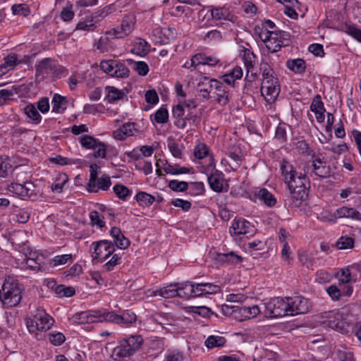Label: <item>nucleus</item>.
<instances>
[{
    "instance_id": "obj_1",
    "label": "nucleus",
    "mask_w": 361,
    "mask_h": 361,
    "mask_svg": "<svg viewBox=\"0 0 361 361\" xmlns=\"http://www.w3.org/2000/svg\"><path fill=\"white\" fill-rule=\"evenodd\" d=\"M280 170L287 185L289 192V207H299L308 197L310 180L305 173L298 171L293 164L286 159H283Z\"/></svg>"
},
{
    "instance_id": "obj_2",
    "label": "nucleus",
    "mask_w": 361,
    "mask_h": 361,
    "mask_svg": "<svg viewBox=\"0 0 361 361\" xmlns=\"http://www.w3.org/2000/svg\"><path fill=\"white\" fill-rule=\"evenodd\" d=\"M22 288L17 280L12 277L5 279L0 288V301L4 307L17 306L22 299Z\"/></svg>"
},
{
    "instance_id": "obj_3",
    "label": "nucleus",
    "mask_w": 361,
    "mask_h": 361,
    "mask_svg": "<svg viewBox=\"0 0 361 361\" xmlns=\"http://www.w3.org/2000/svg\"><path fill=\"white\" fill-rule=\"evenodd\" d=\"M181 295L184 299H192L216 294L221 291V287L212 283H195L183 281Z\"/></svg>"
},
{
    "instance_id": "obj_4",
    "label": "nucleus",
    "mask_w": 361,
    "mask_h": 361,
    "mask_svg": "<svg viewBox=\"0 0 361 361\" xmlns=\"http://www.w3.org/2000/svg\"><path fill=\"white\" fill-rule=\"evenodd\" d=\"M259 36L270 53H276L291 43L290 35L281 30L262 31Z\"/></svg>"
},
{
    "instance_id": "obj_5",
    "label": "nucleus",
    "mask_w": 361,
    "mask_h": 361,
    "mask_svg": "<svg viewBox=\"0 0 361 361\" xmlns=\"http://www.w3.org/2000/svg\"><path fill=\"white\" fill-rule=\"evenodd\" d=\"M143 343L140 335H133L122 339L113 351L116 359H123L133 355Z\"/></svg>"
},
{
    "instance_id": "obj_6",
    "label": "nucleus",
    "mask_w": 361,
    "mask_h": 361,
    "mask_svg": "<svg viewBox=\"0 0 361 361\" xmlns=\"http://www.w3.org/2000/svg\"><path fill=\"white\" fill-rule=\"evenodd\" d=\"M54 323L52 317L44 309H37L32 317L26 319V326L30 333L35 334L37 331H47Z\"/></svg>"
},
{
    "instance_id": "obj_7",
    "label": "nucleus",
    "mask_w": 361,
    "mask_h": 361,
    "mask_svg": "<svg viewBox=\"0 0 361 361\" xmlns=\"http://www.w3.org/2000/svg\"><path fill=\"white\" fill-rule=\"evenodd\" d=\"M262 305L264 308L263 313L267 317L276 318L289 315L287 298H275Z\"/></svg>"
},
{
    "instance_id": "obj_8",
    "label": "nucleus",
    "mask_w": 361,
    "mask_h": 361,
    "mask_svg": "<svg viewBox=\"0 0 361 361\" xmlns=\"http://www.w3.org/2000/svg\"><path fill=\"white\" fill-rule=\"evenodd\" d=\"M8 190L19 197L36 198L40 194L39 188L32 181H25L23 183H11L8 185Z\"/></svg>"
},
{
    "instance_id": "obj_9",
    "label": "nucleus",
    "mask_w": 361,
    "mask_h": 361,
    "mask_svg": "<svg viewBox=\"0 0 361 361\" xmlns=\"http://www.w3.org/2000/svg\"><path fill=\"white\" fill-rule=\"evenodd\" d=\"M91 248L94 250L93 259H99L101 262L106 260L115 251L114 243L108 240L93 242Z\"/></svg>"
},
{
    "instance_id": "obj_10",
    "label": "nucleus",
    "mask_w": 361,
    "mask_h": 361,
    "mask_svg": "<svg viewBox=\"0 0 361 361\" xmlns=\"http://www.w3.org/2000/svg\"><path fill=\"white\" fill-rule=\"evenodd\" d=\"M307 173L313 178H326L331 176V169L330 166L322 159L316 158L312 161L311 166L308 167Z\"/></svg>"
},
{
    "instance_id": "obj_11",
    "label": "nucleus",
    "mask_w": 361,
    "mask_h": 361,
    "mask_svg": "<svg viewBox=\"0 0 361 361\" xmlns=\"http://www.w3.org/2000/svg\"><path fill=\"white\" fill-rule=\"evenodd\" d=\"M280 92V85L277 78L262 80L261 94L269 102H272Z\"/></svg>"
},
{
    "instance_id": "obj_12",
    "label": "nucleus",
    "mask_w": 361,
    "mask_h": 361,
    "mask_svg": "<svg viewBox=\"0 0 361 361\" xmlns=\"http://www.w3.org/2000/svg\"><path fill=\"white\" fill-rule=\"evenodd\" d=\"M287 303L289 305L288 314L297 315L299 314H305L309 310V301L302 296H295L293 298H286Z\"/></svg>"
},
{
    "instance_id": "obj_13",
    "label": "nucleus",
    "mask_w": 361,
    "mask_h": 361,
    "mask_svg": "<svg viewBox=\"0 0 361 361\" xmlns=\"http://www.w3.org/2000/svg\"><path fill=\"white\" fill-rule=\"evenodd\" d=\"M213 89L214 90L212 94V98H214V101L221 106L227 105L232 96L229 88L223 82L217 80Z\"/></svg>"
},
{
    "instance_id": "obj_14",
    "label": "nucleus",
    "mask_w": 361,
    "mask_h": 361,
    "mask_svg": "<svg viewBox=\"0 0 361 361\" xmlns=\"http://www.w3.org/2000/svg\"><path fill=\"white\" fill-rule=\"evenodd\" d=\"M211 189L216 192H227L229 188L228 184L224 178V174L215 169L207 178Z\"/></svg>"
},
{
    "instance_id": "obj_15",
    "label": "nucleus",
    "mask_w": 361,
    "mask_h": 361,
    "mask_svg": "<svg viewBox=\"0 0 361 361\" xmlns=\"http://www.w3.org/2000/svg\"><path fill=\"white\" fill-rule=\"evenodd\" d=\"M182 284L183 282L170 283L166 286H164L162 288L153 290L150 295H159L164 298H171L178 296L179 298H183V296L181 295Z\"/></svg>"
},
{
    "instance_id": "obj_16",
    "label": "nucleus",
    "mask_w": 361,
    "mask_h": 361,
    "mask_svg": "<svg viewBox=\"0 0 361 361\" xmlns=\"http://www.w3.org/2000/svg\"><path fill=\"white\" fill-rule=\"evenodd\" d=\"M242 59L247 70L245 79L249 82L255 80L257 75L253 73V71L255 69L256 56L250 49L245 48L243 50Z\"/></svg>"
},
{
    "instance_id": "obj_17",
    "label": "nucleus",
    "mask_w": 361,
    "mask_h": 361,
    "mask_svg": "<svg viewBox=\"0 0 361 361\" xmlns=\"http://www.w3.org/2000/svg\"><path fill=\"white\" fill-rule=\"evenodd\" d=\"M322 321L321 322L323 325L335 330L341 329L343 322L341 319V314L338 310L326 312L323 313Z\"/></svg>"
},
{
    "instance_id": "obj_18",
    "label": "nucleus",
    "mask_w": 361,
    "mask_h": 361,
    "mask_svg": "<svg viewBox=\"0 0 361 361\" xmlns=\"http://www.w3.org/2000/svg\"><path fill=\"white\" fill-rule=\"evenodd\" d=\"M216 79L209 78L207 76L202 77L197 84V91L200 93V96L205 99L212 98L214 92L213 87H214Z\"/></svg>"
},
{
    "instance_id": "obj_19",
    "label": "nucleus",
    "mask_w": 361,
    "mask_h": 361,
    "mask_svg": "<svg viewBox=\"0 0 361 361\" xmlns=\"http://www.w3.org/2000/svg\"><path fill=\"white\" fill-rule=\"evenodd\" d=\"M133 29L134 23L128 18H123L119 27L114 28L106 32V34L114 38L121 39L128 36Z\"/></svg>"
},
{
    "instance_id": "obj_20",
    "label": "nucleus",
    "mask_w": 361,
    "mask_h": 361,
    "mask_svg": "<svg viewBox=\"0 0 361 361\" xmlns=\"http://www.w3.org/2000/svg\"><path fill=\"white\" fill-rule=\"evenodd\" d=\"M56 68L55 61L51 58H45L38 61L35 65L36 78L44 79L45 75H47L53 72Z\"/></svg>"
},
{
    "instance_id": "obj_21",
    "label": "nucleus",
    "mask_w": 361,
    "mask_h": 361,
    "mask_svg": "<svg viewBox=\"0 0 361 361\" xmlns=\"http://www.w3.org/2000/svg\"><path fill=\"white\" fill-rule=\"evenodd\" d=\"M253 231L251 224L245 219H235L230 228L231 233L235 235L248 234Z\"/></svg>"
},
{
    "instance_id": "obj_22",
    "label": "nucleus",
    "mask_w": 361,
    "mask_h": 361,
    "mask_svg": "<svg viewBox=\"0 0 361 361\" xmlns=\"http://www.w3.org/2000/svg\"><path fill=\"white\" fill-rule=\"evenodd\" d=\"M93 186H90V181L88 182L86 189L89 192H97L99 190L106 191L109 190L111 185L110 177L106 175H102L99 178H97L93 182Z\"/></svg>"
},
{
    "instance_id": "obj_23",
    "label": "nucleus",
    "mask_w": 361,
    "mask_h": 361,
    "mask_svg": "<svg viewBox=\"0 0 361 361\" xmlns=\"http://www.w3.org/2000/svg\"><path fill=\"white\" fill-rule=\"evenodd\" d=\"M98 310L80 312L73 315V319L78 324H92L99 322Z\"/></svg>"
},
{
    "instance_id": "obj_24",
    "label": "nucleus",
    "mask_w": 361,
    "mask_h": 361,
    "mask_svg": "<svg viewBox=\"0 0 361 361\" xmlns=\"http://www.w3.org/2000/svg\"><path fill=\"white\" fill-rule=\"evenodd\" d=\"M254 197L269 207L276 204V197L267 188H257L254 192Z\"/></svg>"
},
{
    "instance_id": "obj_25",
    "label": "nucleus",
    "mask_w": 361,
    "mask_h": 361,
    "mask_svg": "<svg viewBox=\"0 0 361 361\" xmlns=\"http://www.w3.org/2000/svg\"><path fill=\"white\" fill-rule=\"evenodd\" d=\"M211 16L215 20H231L233 17L229 9L225 6L215 7L211 6L209 7Z\"/></svg>"
},
{
    "instance_id": "obj_26",
    "label": "nucleus",
    "mask_w": 361,
    "mask_h": 361,
    "mask_svg": "<svg viewBox=\"0 0 361 361\" xmlns=\"http://www.w3.org/2000/svg\"><path fill=\"white\" fill-rule=\"evenodd\" d=\"M334 216L336 218H350L361 220V213L355 208L345 206L338 208L334 212Z\"/></svg>"
},
{
    "instance_id": "obj_27",
    "label": "nucleus",
    "mask_w": 361,
    "mask_h": 361,
    "mask_svg": "<svg viewBox=\"0 0 361 361\" xmlns=\"http://www.w3.org/2000/svg\"><path fill=\"white\" fill-rule=\"evenodd\" d=\"M262 305L259 306L254 305L252 306H242L239 309V313L244 318V319H250L256 317L260 313L263 312L262 310Z\"/></svg>"
},
{
    "instance_id": "obj_28",
    "label": "nucleus",
    "mask_w": 361,
    "mask_h": 361,
    "mask_svg": "<svg viewBox=\"0 0 361 361\" xmlns=\"http://www.w3.org/2000/svg\"><path fill=\"white\" fill-rule=\"evenodd\" d=\"M214 259L218 262L228 264H236L241 261V257L233 252L228 253L216 252Z\"/></svg>"
},
{
    "instance_id": "obj_29",
    "label": "nucleus",
    "mask_w": 361,
    "mask_h": 361,
    "mask_svg": "<svg viewBox=\"0 0 361 361\" xmlns=\"http://www.w3.org/2000/svg\"><path fill=\"white\" fill-rule=\"evenodd\" d=\"M52 112L62 114L66 109V99L57 93L54 94L52 98Z\"/></svg>"
},
{
    "instance_id": "obj_30",
    "label": "nucleus",
    "mask_w": 361,
    "mask_h": 361,
    "mask_svg": "<svg viewBox=\"0 0 361 361\" xmlns=\"http://www.w3.org/2000/svg\"><path fill=\"white\" fill-rule=\"evenodd\" d=\"M106 90L107 91V94L105 99L109 103H114L119 99H122L126 96L123 90H120L113 86H106Z\"/></svg>"
},
{
    "instance_id": "obj_31",
    "label": "nucleus",
    "mask_w": 361,
    "mask_h": 361,
    "mask_svg": "<svg viewBox=\"0 0 361 361\" xmlns=\"http://www.w3.org/2000/svg\"><path fill=\"white\" fill-rule=\"evenodd\" d=\"M288 68L293 71L295 73L302 74L306 68L305 61L302 59H295L288 60L286 62Z\"/></svg>"
},
{
    "instance_id": "obj_32",
    "label": "nucleus",
    "mask_w": 361,
    "mask_h": 361,
    "mask_svg": "<svg viewBox=\"0 0 361 361\" xmlns=\"http://www.w3.org/2000/svg\"><path fill=\"white\" fill-rule=\"evenodd\" d=\"M99 322H110L118 324V314L114 311L106 310H98Z\"/></svg>"
},
{
    "instance_id": "obj_33",
    "label": "nucleus",
    "mask_w": 361,
    "mask_h": 361,
    "mask_svg": "<svg viewBox=\"0 0 361 361\" xmlns=\"http://www.w3.org/2000/svg\"><path fill=\"white\" fill-rule=\"evenodd\" d=\"M259 70L262 73V80H270L276 78L275 72L269 63L262 59L259 64Z\"/></svg>"
},
{
    "instance_id": "obj_34",
    "label": "nucleus",
    "mask_w": 361,
    "mask_h": 361,
    "mask_svg": "<svg viewBox=\"0 0 361 361\" xmlns=\"http://www.w3.org/2000/svg\"><path fill=\"white\" fill-rule=\"evenodd\" d=\"M135 199L139 205L143 207L151 206L155 201V197L153 195L143 191L138 192L135 195Z\"/></svg>"
},
{
    "instance_id": "obj_35",
    "label": "nucleus",
    "mask_w": 361,
    "mask_h": 361,
    "mask_svg": "<svg viewBox=\"0 0 361 361\" xmlns=\"http://www.w3.org/2000/svg\"><path fill=\"white\" fill-rule=\"evenodd\" d=\"M37 109L33 104H28L24 107V113L35 124H39L42 121V116Z\"/></svg>"
},
{
    "instance_id": "obj_36",
    "label": "nucleus",
    "mask_w": 361,
    "mask_h": 361,
    "mask_svg": "<svg viewBox=\"0 0 361 361\" xmlns=\"http://www.w3.org/2000/svg\"><path fill=\"white\" fill-rule=\"evenodd\" d=\"M226 342V340L224 337L212 335L205 340L204 345L208 349H212L224 346Z\"/></svg>"
},
{
    "instance_id": "obj_37",
    "label": "nucleus",
    "mask_w": 361,
    "mask_h": 361,
    "mask_svg": "<svg viewBox=\"0 0 361 361\" xmlns=\"http://www.w3.org/2000/svg\"><path fill=\"white\" fill-rule=\"evenodd\" d=\"M164 171L169 174L172 175H178V174H185L190 173V169L187 167H182L178 164H171L167 161L165 163L164 168Z\"/></svg>"
},
{
    "instance_id": "obj_38",
    "label": "nucleus",
    "mask_w": 361,
    "mask_h": 361,
    "mask_svg": "<svg viewBox=\"0 0 361 361\" xmlns=\"http://www.w3.org/2000/svg\"><path fill=\"white\" fill-rule=\"evenodd\" d=\"M118 324L121 326H128L136 322L137 317L135 314L130 311L126 310L121 314H118Z\"/></svg>"
},
{
    "instance_id": "obj_39",
    "label": "nucleus",
    "mask_w": 361,
    "mask_h": 361,
    "mask_svg": "<svg viewBox=\"0 0 361 361\" xmlns=\"http://www.w3.org/2000/svg\"><path fill=\"white\" fill-rule=\"evenodd\" d=\"M130 74V70L126 66L125 63L116 61L114 66V76L115 78H127L129 76Z\"/></svg>"
},
{
    "instance_id": "obj_40",
    "label": "nucleus",
    "mask_w": 361,
    "mask_h": 361,
    "mask_svg": "<svg viewBox=\"0 0 361 361\" xmlns=\"http://www.w3.org/2000/svg\"><path fill=\"white\" fill-rule=\"evenodd\" d=\"M97 20H94L92 17L85 20L80 21L75 27V30H83L87 32H92L96 28V23Z\"/></svg>"
},
{
    "instance_id": "obj_41",
    "label": "nucleus",
    "mask_w": 361,
    "mask_h": 361,
    "mask_svg": "<svg viewBox=\"0 0 361 361\" xmlns=\"http://www.w3.org/2000/svg\"><path fill=\"white\" fill-rule=\"evenodd\" d=\"M114 11V5L109 4L104 6V8L98 9L92 14V17L93 18L94 20H97V22H99V20L107 16L109 14L113 13Z\"/></svg>"
},
{
    "instance_id": "obj_42",
    "label": "nucleus",
    "mask_w": 361,
    "mask_h": 361,
    "mask_svg": "<svg viewBox=\"0 0 361 361\" xmlns=\"http://www.w3.org/2000/svg\"><path fill=\"white\" fill-rule=\"evenodd\" d=\"M30 214L25 209H18L13 211V220L19 224H25L30 219Z\"/></svg>"
},
{
    "instance_id": "obj_43",
    "label": "nucleus",
    "mask_w": 361,
    "mask_h": 361,
    "mask_svg": "<svg viewBox=\"0 0 361 361\" xmlns=\"http://www.w3.org/2000/svg\"><path fill=\"white\" fill-rule=\"evenodd\" d=\"M209 147L204 143L200 142L195 146L193 154L195 158L202 159L209 154Z\"/></svg>"
},
{
    "instance_id": "obj_44",
    "label": "nucleus",
    "mask_w": 361,
    "mask_h": 361,
    "mask_svg": "<svg viewBox=\"0 0 361 361\" xmlns=\"http://www.w3.org/2000/svg\"><path fill=\"white\" fill-rule=\"evenodd\" d=\"M73 261V255L71 254H66L61 255L54 256L50 262L51 267H58L60 265H64L68 262Z\"/></svg>"
},
{
    "instance_id": "obj_45",
    "label": "nucleus",
    "mask_w": 361,
    "mask_h": 361,
    "mask_svg": "<svg viewBox=\"0 0 361 361\" xmlns=\"http://www.w3.org/2000/svg\"><path fill=\"white\" fill-rule=\"evenodd\" d=\"M21 63L20 60H18V56L16 54H8L4 58V63L3 66L8 71L13 69L14 67Z\"/></svg>"
},
{
    "instance_id": "obj_46",
    "label": "nucleus",
    "mask_w": 361,
    "mask_h": 361,
    "mask_svg": "<svg viewBox=\"0 0 361 361\" xmlns=\"http://www.w3.org/2000/svg\"><path fill=\"white\" fill-rule=\"evenodd\" d=\"M168 148L171 154L178 159H181L183 157V146L179 145L174 140H170L168 142Z\"/></svg>"
},
{
    "instance_id": "obj_47",
    "label": "nucleus",
    "mask_w": 361,
    "mask_h": 361,
    "mask_svg": "<svg viewBox=\"0 0 361 361\" xmlns=\"http://www.w3.org/2000/svg\"><path fill=\"white\" fill-rule=\"evenodd\" d=\"M98 141V139L88 135H83L80 138V143L82 147L87 149H92V148L96 147L95 145Z\"/></svg>"
},
{
    "instance_id": "obj_48",
    "label": "nucleus",
    "mask_w": 361,
    "mask_h": 361,
    "mask_svg": "<svg viewBox=\"0 0 361 361\" xmlns=\"http://www.w3.org/2000/svg\"><path fill=\"white\" fill-rule=\"evenodd\" d=\"M116 60H103L100 62L99 67L102 71L113 77L114 73V66Z\"/></svg>"
},
{
    "instance_id": "obj_49",
    "label": "nucleus",
    "mask_w": 361,
    "mask_h": 361,
    "mask_svg": "<svg viewBox=\"0 0 361 361\" xmlns=\"http://www.w3.org/2000/svg\"><path fill=\"white\" fill-rule=\"evenodd\" d=\"M75 290L73 287L66 286L64 285H59L56 287V294L59 297H71L75 295Z\"/></svg>"
},
{
    "instance_id": "obj_50",
    "label": "nucleus",
    "mask_w": 361,
    "mask_h": 361,
    "mask_svg": "<svg viewBox=\"0 0 361 361\" xmlns=\"http://www.w3.org/2000/svg\"><path fill=\"white\" fill-rule=\"evenodd\" d=\"M154 121L157 123H166L169 121V112L166 107L161 106L154 114Z\"/></svg>"
},
{
    "instance_id": "obj_51",
    "label": "nucleus",
    "mask_w": 361,
    "mask_h": 361,
    "mask_svg": "<svg viewBox=\"0 0 361 361\" xmlns=\"http://www.w3.org/2000/svg\"><path fill=\"white\" fill-rule=\"evenodd\" d=\"M354 245L353 238L348 236L341 237L336 243V246L339 250L352 248Z\"/></svg>"
},
{
    "instance_id": "obj_52",
    "label": "nucleus",
    "mask_w": 361,
    "mask_h": 361,
    "mask_svg": "<svg viewBox=\"0 0 361 361\" xmlns=\"http://www.w3.org/2000/svg\"><path fill=\"white\" fill-rule=\"evenodd\" d=\"M169 188L176 192H184L188 188V183L185 181L171 180L169 182Z\"/></svg>"
},
{
    "instance_id": "obj_53",
    "label": "nucleus",
    "mask_w": 361,
    "mask_h": 361,
    "mask_svg": "<svg viewBox=\"0 0 361 361\" xmlns=\"http://www.w3.org/2000/svg\"><path fill=\"white\" fill-rule=\"evenodd\" d=\"M11 10L14 15H21L24 17L27 16L30 13V9L25 4H14L12 6Z\"/></svg>"
},
{
    "instance_id": "obj_54",
    "label": "nucleus",
    "mask_w": 361,
    "mask_h": 361,
    "mask_svg": "<svg viewBox=\"0 0 361 361\" xmlns=\"http://www.w3.org/2000/svg\"><path fill=\"white\" fill-rule=\"evenodd\" d=\"M90 219L92 224L102 228L105 226V222L104 221V216L99 214L97 211H92L90 213Z\"/></svg>"
},
{
    "instance_id": "obj_55",
    "label": "nucleus",
    "mask_w": 361,
    "mask_h": 361,
    "mask_svg": "<svg viewBox=\"0 0 361 361\" xmlns=\"http://www.w3.org/2000/svg\"><path fill=\"white\" fill-rule=\"evenodd\" d=\"M135 167L137 170L143 171L145 175L150 174L152 172V164L151 161L142 159L140 162L135 163Z\"/></svg>"
},
{
    "instance_id": "obj_56",
    "label": "nucleus",
    "mask_w": 361,
    "mask_h": 361,
    "mask_svg": "<svg viewBox=\"0 0 361 361\" xmlns=\"http://www.w3.org/2000/svg\"><path fill=\"white\" fill-rule=\"evenodd\" d=\"M122 262L121 257L119 254H114L110 260L104 264L103 268L106 271H110L114 269L116 265Z\"/></svg>"
},
{
    "instance_id": "obj_57",
    "label": "nucleus",
    "mask_w": 361,
    "mask_h": 361,
    "mask_svg": "<svg viewBox=\"0 0 361 361\" xmlns=\"http://www.w3.org/2000/svg\"><path fill=\"white\" fill-rule=\"evenodd\" d=\"M189 308L190 309L189 312H191L194 317L199 315L206 318L209 317L211 314V310L206 306L190 307Z\"/></svg>"
},
{
    "instance_id": "obj_58",
    "label": "nucleus",
    "mask_w": 361,
    "mask_h": 361,
    "mask_svg": "<svg viewBox=\"0 0 361 361\" xmlns=\"http://www.w3.org/2000/svg\"><path fill=\"white\" fill-rule=\"evenodd\" d=\"M205 192L204 185L202 182L191 183L189 188V194L193 196L203 195Z\"/></svg>"
},
{
    "instance_id": "obj_59",
    "label": "nucleus",
    "mask_w": 361,
    "mask_h": 361,
    "mask_svg": "<svg viewBox=\"0 0 361 361\" xmlns=\"http://www.w3.org/2000/svg\"><path fill=\"white\" fill-rule=\"evenodd\" d=\"M92 149H94L93 156L95 158H105L106 156V145L104 142L98 141Z\"/></svg>"
},
{
    "instance_id": "obj_60",
    "label": "nucleus",
    "mask_w": 361,
    "mask_h": 361,
    "mask_svg": "<svg viewBox=\"0 0 361 361\" xmlns=\"http://www.w3.org/2000/svg\"><path fill=\"white\" fill-rule=\"evenodd\" d=\"M343 29L345 32L361 42V30L356 27L355 25L348 24L345 25Z\"/></svg>"
},
{
    "instance_id": "obj_61",
    "label": "nucleus",
    "mask_w": 361,
    "mask_h": 361,
    "mask_svg": "<svg viewBox=\"0 0 361 361\" xmlns=\"http://www.w3.org/2000/svg\"><path fill=\"white\" fill-rule=\"evenodd\" d=\"M48 336L50 343L56 346L61 345L66 340L65 336L61 332L49 333Z\"/></svg>"
},
{
    "instance_id": "obj_62",
    "label": "nucleus",
    "mask_w": 361,
    "mask_h": 361,
    "mask_svg": "<svg viewBox=\"0 0 361 361\" xmlns=\"http://www.w3.org/2000/svg\"><path fill=\"white\" fill-rule=\"evenodd\" d=\"M12 165L10 161L6 158H0V177L5 178L8 172L11 171Z\"/></svg>"
},
{
    "instance_id": "obj_63",
    "label": "nucleus",
    "mask_w": 361,
    "mask_h": 361,
    "mask_svg": "<svg viewBox=\"0 0 361 361\" xmlns=\"http://www.w3.org/2000/svg\"><path fill=\"white\" fill-rule=\"evenodd\" d=\"M113 190L116 196L122 200H125L130 195V190L123 185L116 184Z\"/></svg>"
},
{
    "instance_id": "obj_64",
    "label": "nucleus",
    "mask_w": 361,
    "mask_h": 361,
    "mask_svg": "<svg viewBox=\"0 0 361 361\" xmlns=\"http://www.w3.org/2000/svg\"><path fill=\"white\" fill-rule=\"evenodd\" d=\"M23 264L25 267L27 269H30L32 271H39L41 269L40 263L37 262V259L26 257L23 260Z\"/></svg>"
}]
</instances>
